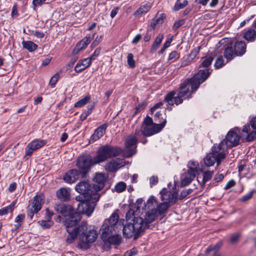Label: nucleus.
Here are the masks:
<instances>
[{"instance_id":"bf43d9fd","label":"nucleus","mask_w":256,"mask_h":256,"mask_svg":"<svg viewBox=\"0 0 256 256\" xmlns=\"http://www.w3.org/2000/svg\"><path fill=\"white\" fill-rule=\"evenodd\" d=\"M25 218V215L24 214H20L15 218L14 222L16 223L22 224Z\"/></svg>"},{"instance_id":"b1692460","label":"nucleus","mask_w":256,"mask_h":256,"mask_svg":"<svg viewBox=\"0 0 256 256\" xmlns=\"http://www.w3.org/2000/svg\"><path fill=\"white\" fill-rule=\"evenodd\" d=\"M91 64L90 60L88 58L79 60L74 68V70L78 73L80 72L90 66Z\"/></svg>"},{"instance_id":"2eb2a0df","label":"nucleus","mask_w":256,"mask_h":256,"mask_svg":"<svg viewBox=\"0 0 256 256\" xmlns=\"http://www.w3.org/2000/svg\"><path fill=\"white\" fill-rule=\"evenodd\" d=\"M54 210L62 214L64 216H68V220H74L76 216L75 214H79L78 212H74L70 206L66 205L64 204L56 205Z\"/></svg>"},{"instance_id":"f3484780","label":"nucleus","mask_w":256,"mask_h":256,"mask_svg":"<svg viewBox=\"0 0 256 256\" xmlns=\"http://www.w3.org/2000/svg\"><path fill=\"white\" fill-rule=\"evenodd\" d=\"M160 198L165 202H168L170 204H174L178 198V192L167 190L166 188L162 189L160 192Z\"/></svg>"},{"instance_id":"a878e982","label":"nucleus","mask_w":256,"mask_h":256,"mask_svg":"<svg viewBox=\"0 0 256 256\" xmlns=\"http://www.w3.org/2000/svg\"><path fill=\"white\" fill-rule=\"evenodd\" d=\"M192 174L188 172L182 174L180 178V184L182 186L188 185L195 178L196 176H192Z\"/></svg>"},{"instance_id":"0eeeda50","label":"nucleus","mask_w":256,"mask_h":256,"mask_svg":"<svg viewBox=\"0 0 256 256\" xmlns=\"http://www.w3.org/2000/svg\"><path fill=\"white\" fill-rule=\"evenodd\" d=\"M75 216L74 220H67L65 223L66 230L68 233L66 242L68 244L72 243L78 236H79V226H76V225L80 220V216L78 214H75Z\"/></svg>"},{"instance_id":"ea45409f","label":"nucleus","mask_w":256,"mask_h":256,"mask_svg":"<svg viewBox=\"0 0 256 256\" xmlns=\"http://www.w3.org/2000/svg\"><path fill=\"white\" fill-rule=\"evenodd\" d=\"M126 184L122 182H119L118 183L115 187V190L118 192H122L126 190Z\"/></svg>"},{"instance_id":"423d86ee","label":"nucleus","mask_w":256,"mask_h":256,"mask_svg":"<svg viewBox=\"0 0 256 256\" xmlns=\"http://www.w3.org/2000/svg\"><path fill=\"white\" fill-rule=\"evenodd\" d=\"M220 146L214 144L212 148V152L208 154L204 158V164L206 166H211L216 162L217 166H219L222 160L226 157V152L220 148Z\"/></svg>"},{"instance_id":"774afa93","label":"nucleus","mask_w":256,"mask_h":256,"mask_svg":"<svg viewBox=\"0 0 256 256\" xmlns=\"http://www.w3.org/2000/svg\"><path fill=\"white\" fill-rule=\"evenodd\" d=\"M250 125L252 128L256 130V116L252 117L250 120Z\"/></svg>"},{"instance_id":"49530a36","label":"nucleus","mask_w":256,"mask_h":256,"mask_svg":"<svg viewBox=\"0 0 256 256\" xmlns=\"http://www.w3.org/2000/svg\"><path fill=\"white\" fill-rule=\"evenodd\" d=\"M59 78L60 74L59 73L57 72L50 78L49 83L50 85L52 88H54Z\"/></svg>"},{"instance_id":"e433bc0d","label":"nucleus","mask_w":256,"mask_h":256,"mask_svg":"<svg viewBox=\"0 0 256 256\" xmlns=\"http://www.w3.org/2000/svg\"><path fill=\"white\" fill-rule=\"evenodd\" d=\"M38 224L42 228L46 229L50 228L53 224V222L51 220L46 219V220H39Z\"/></svg>"},{"instance_id":"603ef678","label":"nucleus","mask_w":256,"mask_h":256,"mask_svg":"<svg viewBox=\"0 0 256 256\" xmlns=\"http://www.w3.org/2000/svg\"><path fill=\"white\" fill-rule=\"evenodd\" d=\"M12 212V210L8 206L0 209V216H4L9 212Z\"/></svg>"},{"instance_id":"1a4fd4ad","label":"nucleus","mask_w":256,"mask_h":256,"mask_svg":"<svg viewBox=\"0 0 256 256\" xmlns=\"http://www.w3.org/2000/svg\"><path fill=\"white\" fill-rule=\"evenodd\" d=\"M240 138V136L235 132L230 130L227 134L226 138L218 146H220V148L226 154L228 148H231L239 144Z\"/></svg>"},{"instance_id":"39448f33","label":"nucleus","mask_w":256,"mask_h":256,"mask_svg":"<svg viewBox=\"0 0 256 256\" xmlns=\"http://www.w3.org/2000/svg\"><path fill=\"white\" fill-rule=\"evenodd\" d=\"M122 152V148L119 146H112L106 144L98 149L96 155L93 158L94 164H99L108 159L119 156Z\"/></svg>"},{"instance_id":"20e7f679","label":"nucleus","mask_w":256,"mask_h":256,"mask_svg":"<svg viewBox=\"0 0 256 256\" xmlns=\"http://www.w3.org/2000/svg\"><path fill=\"white\" fill-rule=\"evenodd\" d=\"M78 231L80 242L78 247L82 250H87L90 248V244L97 239L98 232L94 229L88 230L87 223L85 222L79 226Z\"/></svg>"},{"instance_id":"e2e57ef3","label":"nucleus","mask_w":256,"mask_h":256,"mask_svg":"<svg viewBox=\"0 0 256 256\" xmlns=\"http://www.w3.org/2000/svg\"><path fill=\"white\" fill-rule=\"evenodd\" d=\"M34 150L31 146H30L29 144H28L26 148V156H31Z\"/></svg>"},{"instance_id":"864d4df0","label":"nucleus","mask_w":256,"mask_h":256,"mask_svg":"<svg viewBox=\"0 0 256 256\" xmlns=\"http://www.w3.org/2000/svg\"><path fill=\"white\" fill-rule=\"evenodd\" d=\"M240 236V233H235L232 235L231 238L230 240V242L232 244H235L238 242L239 238Z\"/></svg>"},{"instance_id":"69168bd1","label":"nucleus","mask_w":256,"mask_h":256,"mask_svg":"<svg viewBox=\"0 0 256 256\" xmlns=\"http://www.w3.org/2000/svg\"><path fill=\"white\" fill-rule=\"evenodd\" d=\"M236 184V182L234 180L228 181L224 186L225 190H228Z\"/></svg>"},{"instance_id":"aec40b11","label":"nucleus","mask_w":256,"mask_h":256,"mask_svg":"<svg viewBox=\"0 0 256 256\" xmlns=\"http://www.w3.org/2000/svg\"><path fill=\"white\" fill-rule=\"evenodd\" d=\"M108 126V123L99 126L95 130L94 133L90 138V142H94L96 140H99L105 134L106 130Z\"/></svg>"},{"instance_id":"ddd939ff","label":"nucleus","mask_w":256,"mask_h":256,"mask_svg":"<svg viewBox=\"0 0 256 256\" xmlns=\"http://www.w3.org/2000/svg\"><path fill=\"white\" fill-rule=\"evenodd\" d=\"M146 206L148 208L152 207L155 209L158 216H164L168 209L171 206V204L164 202L158 204L157 200L154 196H151L147 200Z\"/></svg>"},{"instance_id":"58836bf2","label":"nucleus","mask_w":256,"mask_h":256,"mask_svg":"<svg viewBox=\"0 0 256 256\" xmlns=\"http://www.w3.org/2000/svg\"><path fill=\"white\" fill-rule=\"evenodd\" d=\"M224 65V59L223 56H219L216 60L214 67L216 69L220 68L222 67Z\"/></svg>"},{"instance_id":"4468645a","label":"nucleus","mask_w":256,"mask_h":256,"mask_svg":"<svg viewBox=\"0 0 256 256\" xmlns=\"http://www.w3.org/2000/svg\"><path fill=\"white\" fill-rule=\"evenodd\" d=\"M76 192L81 194H86L92 196L94 194H99L97 193L94 188L93 186H92L89 182L86 181H82L78 182L75 186Z\"/></svg>"},{"instance_id":"8fccbe9b","label":"nucleus","mask_w":256,"mask_h":256,"mask_svg":"<svg viewBox=\"0 0 256 256\" xmlns=\"http://www.w3.org/2000/svg\"><path fill=\"white\" fill-rule=\"evenodd\" d=\"M254 190H253L250 192H248V194L243 196L240 199L241 201H242L243 202H245L250 200L252 198V196L254 194Z\"/></svg>"},{"instance_id":"a18cd8bd","label":"nucleus","mask_w":256,"mask_h":256,"mask_svg":"<svg viewBox=\"0 0 256 256\" xmlns=\"http://www.w3.org/2000/svg\"><path fill=\"white\" fill-rule=\"evenodd\" d=\"M243 37L248 41L253 42L256 39V33H244Z\"/></svg>"},{"instance_id":"13d9d810","label":"nucleus","mask_w":256,"mask_h":256,"mask_svg":"<svg viewBox=\"0 0 256 256\" xmlns=\"http://www.w3.org/2000/svg\"><path fill=\"white\" fill-rule=\"evenodd\" d=\"M184 22V20H181L175 22L172 26V29L174 30H177L179 27L182 26Z\"/></svg>"},{"instance_id":"412c9836","label":"nucleus","mask_w":256,"mask_h":256,"mask_svg":"<svg viewBox=\"0 0 256 256\" xmlns=\"http://www.w3.org/2000/svg\"><path fill=\"white\" fill-rule=\"evenodd\" d=\"M223 54L224 57L226 59L227 62L236 56L232 42H228L224 45Z\"/></svg>"},{"instance_id":"6e6552de","label":"nucleus","mask_w":256,"mask_h":256,"mask_svg":"<svg viewBox=\"0 0 256 256\" xmlns=\"http://www.w3.org/2000/svg\"><path fill=\"white\" fill-rule=\"evenodd\" d=\"M94 164L93 158L90 156H79L76 162V166L78 168V172L80 174L82 178H84L90 169L91 166L96 165Z\"/></svg>"},{"instance_id":"680f3d73","label":"nucleus","mask_w":256,"mask_h":256,"mask_svg":"<svg viewBox=\"0 0 256 256\" xmlns=\"http://www.w3.org/2000/svg\"><path fill=\"white\" fill-rule=\"evenodd\" d=\"M161 116H162V114L160 111L157 112L154 116V120L156 122H159V124H161L164 121V119L166 120V118H162V120H159L160 117Z\"/></svg>"},{"instance_id":"393cba45","label":"nucleus","mask_w":256,"mask_h":256,"mask_svg":"<svg viewBox=\"0 0 256 256\" xmlns=\"http://www.w3.org/2000/svg\"><path fill=\"white\" fill-rule=\"evenodd\" d=\"M148 209L149 210L146 214L144 221L145 223L148 225H149L150 223L154 222L158 216L156 212V210L152 207H150V208Z\"/></svg>"},{"instance_id":"72a5a7b5","label":"nucleus","mask_w":256,"mask_h":256,"mask_svg":"<svg viewBox=\"0 0 256 256\" xmlns=\"http://www.w3.org/2000/svg\"><path fill=\"white\" fill-rule=\"evenodd\" d=\"M188 4L187 0H177L173 8L174 11H178L184 8Z\"/></svg>"},{"instance_id":"4d7b16f0","label":"nucleus","mask_w":256,"mask_h":256,"mask_svg":"<svg viewBox=\"0 0 256 256\" xmlns=\"http://www.w3.org/2000/svg\"><path fill=\"white\" fill-rule=\"evenodd\" d=\"M153 124L152 119L150 116H147L143 122L142 126H150Z\"/></svg>"},{"instance_id":"bb28decb","label":"nucleus","mask_w":256,"mask_h":256,"mask_svg":"<svg viewBox=\"0 0 256 256\" xmlns=\"http://www.w3.org/2000/svg\"><path fill=\"white\" fill-rule=\"evenodd\" d=\"M188 172L192 174V176H196L198 172V164L196 162L190 161L188 164Z\"/></svg>"},{"instance_id":"a211bd4d","label":"nucleus","mask_w":256,"mask_h":256,"mask_svg":"<svg viewBox=\"0 0 256 256\" xmlns=\"http://www.w3.org/2000/svg\"><path fill=\"white\" fill-rule=\"evenodd\" d=\"M94 181L96 183L93 184L94 190L97 193L104 186V182L106 181V178L104 174L102 173L96 174L94 178Z\"/></svg>"},{"instance_id":"a19ab883","label":"nucleus","mask_w":256,"mask_h":256,"mask_svg":"<svg viewBox=\"0 0 256 256\" xmlns=\"http://www.w3.org/2000/svg\"><path fill=\"white\" fill-rule=\"evenodd\" d=\"M213 60L214 58L212 56H210L206 57L204 60H203L200 66L208 68L212 64Z\"/></svg>"},{"instance_id":"7c9ffc66","label":"nucleus","mask_w":256,"mask_h":256,"mask_svg":"<svg viewBox=\"0 0 256 256\" xmlns=\"http://www.w3.org/2000/svg\"><path fill=\"white\" fill-rule=\"evenodd\" d=\"M46 144V141L43 140L36 139L28 144L34 150L42 147Z\"/></svg>"},{"instance_id":"79ce46f5","label":"nucleus","mask_w":256,"mask_h":256,"mask_svg":"<svg viewBox=\"0 0 256 256\" xmlns=\"http://www.w3.org/2000/svg\"><path fill=\"white\" fill-rule=\"evenodd\" d=\"M90 41L91 38L90 37L86 36L78 42V44H80V47H81L82 50H83L87 46L88 44L90 42Z\"/></svg>"},{"instance_id":"f8f14e48","label":"nucleus","mask_w":256,"mask_h":256,"mask_svg":"<svg viewBox=\"0 0 256 256\" xmlns=\"http://www.w3.org/2000/svg\"><path fill=\"white\" fill-rule=\"evenodd\" d=\"M139 136L130 135L128 136L125 142L126 148L124 150L122 156L124 158H128L132 156L136 152V144L138 142V138Z\"/></svg>"},{"instance_id":"37998d69","label":"nucleus","mask_w":256,"mask_h":256,"mask_svg":"<svg viewBox=\"0 0 256 256\" xmlns=\"http://www.w3.org/2000/svg\"><path fill=\"white\" fill-rule=\"evenodd\" d=\"M166 16L165 14H156L154 18V22L157 23L158 25L162 24L164 20L166 18Z\"/></svg>"},{"instance_id":"c756f323","label":"nucleus","mask_w":256,"mask_h":256,"mask_svg":"<svg viewBox=\"0 0 256 256\" xmlns=\"http://www.w3.org/2000/svg\"><path fill=\"white\" fill-rule=\"evenodd\" d=\"M151 8V6L146 4L144 5L141 6L134 14L135 16H138L140 15L144 14L148 12Z\"/></svg>"},{"instance_id":"6e6d98bb","label":"nucleus","mask_w":256,"mask_h":256,"mask_svg":"<svg viewBox=\"0 0 256 256\" xmlns=\"http://www.w3.org/2000/svg\"><path fill=\"white\" fill-rule=\"evenodd\" d=\"M158 182V177L153 176L150 178V187L156 184Z\"/></svg>"},{"instance_id":"4be33fe9","label":"nucleus","mask_w":256,"mask_h":256,"mask_svg":"<svg viewBox=\"0 0 256 256\" xmlns=\"http://www.w3.org/2000/svg\"><path fill=\"white\" fill-rule=\"evenodd\" d=\"M232 46L236 56H242L246 52V46L243 41H236L234 44H232Z\"/></svg>"},{"instance_id":"2f4dec72","label":"nucleus","mask_w":256,"mask_h":256,"mask_svg":"<svg viewBox=\"0 0 256 256\" xmlns=\"http://www.w3.org/2000/svg\"><path fill=\"white\" fill-rule=\"evenodd\" d=\"M91 100V96L88 94L84 98L74 104V107L80 108L86 104Z\"/></svg>"},{"instance_id":"338daca9","label":"nucleus","mask_w":256,"mask_h":256,"mask_svg":"<svg viewBox=\"0 0 256 256\" xmlns=\"http://www.w3.org/2000/svg\"><path fill=\"white\" fill-rule=\"evenodd\" d=\"M224 178V176L222 174H218L215 175L214 178V180L216 182L222 181Z\"/></svg>"},{"instance_id":"3c124183","label":"nucleus","mask_w":256,"mask_h":256,"mask_svg":"<svg viewBox=\"0 0 256 256\" xmlns=\"http://www.w3.org/2000/svg\"><path fill=\"white\" fill-rule=\"evenodd\" d=\"M178 58H179V54H178V52L174 50V51L172 52L170 54L168 60H176Z\"/></svg>"},{"instance_id":"5701e85b","label":"nucleus","mask_w":256,"mask_h":256,"mask_svg":"<svg viewBox=\"0 0 256 256\" xmlns=\"http://www.w3.org/2000/svg\"><path fill=\"white\" fill-rule=\"evenodd\" d=\"M70 188H62L56 192V196L61 201L68 202L70 200Z\"/></svg>"},{"instance_id":"cd10ccee","label":"nucleus","mask_w":256,"mask_h":256,"mask_svg":"<svg viewBox=\"0 0 256 256\" xmlns=\"http://www.w3.org/2000/svg\"><path fill=\"white\" fill-rule=\"evenodd\" d=\"M214 174V171H206L204 172L203 178L201 182L198 179V182L199 184L200 188H203L206 182L211 179Z\"/></svg>"},{"instance_id":"6ab92c4d","label":"nucleus","mask_w":256,"mask_h":256,"mask_svg":"<svg viewBox=\"0 0 256 256\" xmlns=\"http://www.w3.org/2000/svg\"><path fill=\"white\" fill-rule=\"evenodd\" d=\"M80 176V174L76 169L68 170L64 176V180L66 182L72 184L76 181Z\"/></svg>"},{"instance_id":"09e8293b","label":"nucleus","mask_w":256,"mask_h":256,"mask_svg":"<svg viewBox=\"0 0 256 256\" xmlns=\"http://www.w3.org/2000/svg\"><path fill=\"white\" fill-rule=\"evenodd\" d=\"M256 138V130L252 131V132H250L246 140V141L248 142H250L253 141L254 139Z\"/></svg>"},{"instance_id":"dca6fc26","label":"nucleus","mask_w":256,"mask_h":256,"mask_svg":"<svg viewBox=\"0 0 256 256\" xmlns=\"http://www.w3.org/2000/svg\"><path fill=\"white\" fill-rule=\"evenodd\" d=\"M127 164H128V162H126L124 160L116 158L108 162L105 165V169L110 172H114L125 166Z\"/></svg>"},{"instance_id":"c85d7f7f","label":"nucleus","mask_w":256,"mask_h":256,"mask_svg":"<svg viewBox=\"0 0 256 256\" xmlns=\"http://www.w3.org/2000/svg\"><path fill=\"white\" fill-rule=\"evenodd\" d=\"M22 46L24 48L27 50L29 52H33L38 48V45L32 41H25L23 40L22 42Z\"/></svg>"},{"instance_id":"9b49d317","label":"nucleus","mask_w":256,"mask_h":256,"mask_svg":"<svg viewBox=\"0 0 256 256\" xmlns=\"http://www.w3.org/2000/svg\"><path fill=\"white\" fill-rule=\"evenodd\" d=\"M44 196L43 194H36L30 202L28 206V216L32 220L34 214H37L42 208Z\"/></svg>"},{"instance_id":"052dcab7","label":"nucleus","mask_w":256,"mask_h":256,"mask_svg":"<svg viewBox=\"0 0 256 256\" xmlns=\"http://www.w3.org/2000/svg\"><path fill=\"white\" fill-rule=\"evenodd\" d=\"M138 252V251L136 248H133L130 250L126 251L124 254V256H134L136 255Z\"/></svg>"},{"instance_id":"0e129e2a","label":"nucleus","mask_w":256,"mask_h":256,"mask_svg":"<svg viewBox=\"0 0 256 256\" xmlns=\"http://www.w3.org/2000/svg\"><path fill=\"white\" fill-rule=\"evenodd\" d=\"M146 103L145 102H142L141 104H140L138 105V106L136 108L135 113L136 114L141 111L142 110H144L146 106Z\"/></svg>"},{"instance_id":"5fc2aeb1","label":"nucleus","mask_w":256,"mask_h":256,"mask_svg":"<svg viewBox=\"0 0 256 256\" xmlns=\"http://www.w3.org/2000/svg\"><path fill=\"white\" fill-rule=\"evenodd\" d=\"M102 36H97L94 40L92 43L90 45V47L94 48L98 46L99 43L102 41Z\"/></svg>"},{"instance_id":"9d476101","label":"nucleus","mask_w":256,"mask_h":256,"mask_svg":"<svg viewBox=\"0 0 256 256\" xmlns=\"http://www.w3.org/2000/svg\"><path fill=\"white\" fill-rule=\"evenodd\" d=\"M166 123V120H164L161 124H154L152 127L148 126H142V130L136 128L135 130L136 136H150L153 134L160 132L165 126Z\"/></svg>"},{"instance_id":"7ed1b4c3","label":"nucleus","mask_w":256,"mask_h":256,"mask_svg":"<svg viewBox=\"0 0 256 256\" xmlns=\"http://www.w3.org/2000/svg\"><path fill=\"white\" fill-rule=\"evenodd\" d=\"M100 198V194L88 196L86 194L79 195L76 196V200L80 202L77 206L78 213L86 214L88 216L91 215L96 205V202Z\"/></svg>"},{"instance_id":"4c0bfd02","label":"nucleus","mask_w":256,"mask_h":256,"mask_svg":"<svg viewBox=\"0 0 256 256\" xmlns=\"http://www.w3.org/2000/svg\"><path fill=\"white\" fill-rule=\"evenodd\" d=\"M201 48V46H198L194 48L190 52V54L188 56V60L189 61L192 60H194L197 54L200 52V50Z\"/></svg>"},{"instance_id":"f257e3e1","label":"nucleus","mask_w":256,"mask_h":256,"mask_svg":"<svg viewBox=\"0 0 256 256\" xmlns=\"http://www.w3.org/2000/svg\"><path fill=\"white\" fill-rule=\"evenodd\" d=\"M124 222V219L119 220V216L116 212H113L108 218L104 220L100 228L104 242L102 247L104 250H109L112 244L118 246L122 242V236L116 234L122 228L125 238H129L134 236L136 239L145 228H150V225L144 222L141 217L135 216L132 209L129 210L126 214L125 224Z\"/></svg>"},{"instance_id":"de8ad7c7","label":"nucleus","mask_w":256,"mask_h":256,"mask_svg":"<svg viewBox=\"0 0 256 256\" xmlns=\"http://www.w3.org/2000/svg\"><path fill=\"white\" fill-rule=\"evenodd\" d=\"M101 52V48H98L96 49L94 52L92 54V56L88 58L90 60V62H92V60H94L100 54Z\"/></svg>"},{"instance_id":"c9c22d12","label":"nucleus","mask_w":256,"mask_h":256,"mask_svg":"<svg viewBox=\"0 0 256 256\" xmlns=\"http://www.w3.org/2000/svg\"><path fill=\"white\" fill-rule=\"evenodd\" d=\"M94 104H93L88 106V110H84L80 116V120L82 121L85 120L88 116L90 115L94 108Z\"/></svg>"},{"instance_id":"f03ea898","label":"nucleus","mask_w":256,"mask_h":256,"mask_svg":"<svg viewBox=\"0 0 256 256\" xmlns=\"http://www.w3.org/2000/svg\"><path fill=\"white\" fill-rule=\"evenodd\" d=\"M210 73V69L200 70L193 77L184 80L180 84L176 96L175 91H171L165 96L164 101L178 106L183 102L184 98H190L192 94L208 78Z\"/></svg>"},{"instance_id":"473e14b6","label":"nucleus","mask_w":256,"mask_h":256,"mask_svg":"<svg viewBox=\"0 0 256 256\" xmlns=\"http://www.w3.org/2000/svg\"><path fill=\"white\" fill-rule=\"evenodd\" d=\"M162 39L163 35L161 34H158V36L156 38L152 46L150 49V52H152L156 51L162 42Z\"/></svg>"},{"instance_id":"f704fd0d","label":"nucleus","mask_w":256,"mask_h":256,"mask_svg":"<svg viewBox=\"0 0 256 256\" xmlns=\"http://www.w3.org/2000/svg\"><path fill=\"white\" fill-rule=\"evenodd\" d=\"M222 245V244L221 242H219L215 244L210 245L206 248L205 252L208 254L212 251L218 252Z\"/></svg>"},{"instance_id":"c03bdc74","label":"nucleus","mask_w":256,"mask_h":256,"mask_svg":"<svg viewBox=\"0 0 256 256\" xmlns=\"http://www.w3.org/2000/svg\"><path fill=\"white\" fill-rule=\"evenodd\" d=\"M127 62L130 68H134L136 66L135 60L134 59V56L132 54H129L127 56Z\"/></svg>"}]
</instances>
